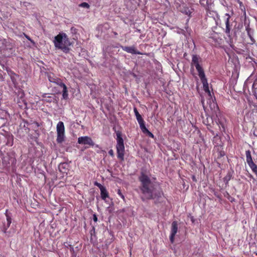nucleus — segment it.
<instances>
[{"instance_id": "1", "label": "nucleus", "mask_w": 257, "mask_h": 257, "mask_svg": "<svg viewBox=\"0 0 257 257\" xmlns=\"http://www.w3.org/2000/svg\"><path fill=\"white\" fill-rule=\"evenodd\" d=\"M140 182L139 189L142 194L141 199L143 201L155 200V203L160 202L163 195L161 189H157L155 182L151 181L150 178L145 173L142 172L139 177Z\"/></svg>"}, {"instance_id": "2", "label": "nucleus", "mask_w": 257, "mask_h": 257, "mask_svg": "<svg viewBox=\"0 0 257 257\" xmlns=\"http://www.w3.org/2000/svg\"><path fill=\"white\" fill-rule=\"evenodd\" d=\"M54 44L56 48L62 50L66 54L70 52V47L72 45L68 36L64 33H59L55 37Z\"/></svg>"}, {"instance_id": "3", "label": "nucleus", "mask_w": 257, "mask_h": 257, "mask_svg": "<svg viewBox=\"0 0 257 257\" xmlns=\"http://www.w3.org/2000/svg\"><path fill=\"white\" fill-rule=\"evenodd\" d=\"M116 153L117 157L121 161H123L124 160V152L125 147L124 144V141L122 137L121 133L117 131L116 133Z\"/></svg>"}, {"instance_id": "4", "label": "nucleus", "mask_w": 257, "mask_h": 257, "mask_svg": "<svg viewBox=\"0 0 257 257\" xmlns=\"http://www.w3.org/2000/svg\"><path fill=\"white\" fill-rule=\"evenodd\" d=\"M245 156L246 163L257 179V155L252 157L251 152L248 150L245 151Z\"/></svg>"}, {"instance_id": "5", "label": "nucleus", "mask_w": 257, "mask_h": 257, "mask_svg": "<svg viewBox=\"0 0 257 257\" xmlns=\"http://www.w3.org/2000/svg\"><path fill=\"white\" fill-rule=\"evenodd\" d=\"M57 139L58 144H61L65 141V126L63 122L59 121L56 126Z\"/></svg>"}, {"instance_id": "6", "label": "nucleus", "mask_w": 257, "mask_h": 257, "mask_svg": "<svg viewBox=\"0 0 257 257\" xmlns=\"http://www.w3.org/2000/svg\"><path fill=\"white\" fill-rule=\"evenodd\" d=\"M201 62V58L197 55H193L192 56V61L191 63V69L194 66L198 73V75L205 73L202 67L200 65V62Z\"/></svg>"}, {"instance_id": "7", "label": "nucleus", "mask_w": 257, "mask_h": 257, "mask_svg": "<svg viewBox=\"0 0 257 257\" xmlns=\"http://www.w3.org/2000/svg\"><path fill=\"white\" fill-rule=\"evenodd\" d=\"M225 19V28L224 29V32L228 36L229 38H231V33L233 31L232 29L233 26V22H231L230 21V16L229 14H225L224 17Z\"/></svg>"}, {"instance_id": "8", "label": "nucleus", "mask_w": 257, "mask_h": 257, "mask_svg": "<svg viewBox=\"0 0 257 257\" xmlns=\"http://www.w3.org/2000/svg\"><path fill=\"white\" fill-rule=\"evenodd\" d=\"M209 41L213 43L216 47L220 46L223 43V40L221 39L219 35L216 33H213L209 37Z\"/></svg>"}, {"instance_id": "9", "label": "nucleus", "mask_w": 257, "mask_h": 257, "mask_svg": "<svg viewBox=\"0 0 257 257\" xmlns=\"http://www.w3.org/2000/svg\"><path fill=\"white\" fill-rule=\"evenodd\" d=\"M214 6H210L205 9L206 16L207 17L213 18L217 23V21L219 20V16L217 11L213 10Z\"/></svg>"}, {"instance_id": "10", "label": "nucleus", "mask_w": 257, "mask_h": 257, "mask_svg": "<svg viewBox=\"0 0 257 257\" xmlns=\"http://www.w3.org/2000/svg\"><path fill=\"white\" fill-rule=\"evenodd\" d=\"M78 143L81 145H87L89 146H94L95 145L92 139L88 136L79 137L78 139Z\"/></svg>"}, {"instance_id": "11", "label": "nucleus", "mask_w": 257, "mask_h": 257, "mask_svg": "<svg viewBox=\"0 0 257 257\" xmlns=\"http://www.w3.org/2000/svg\"><path fill=\"white\" fill-rule=\"evenodd\" d=\"M47 76L48 80L50 82L53 83L57 85L58 86H59L61 84L63 83L62 79L57 77L53 73H48Z\"/></svg>"}, {"instance_id": "12", "label": "nucleus", "mask_w": 257, "mask_h": 257, "mask_svg": "<svg viewBox=\"0 0 257 257\" xmlns=\"http://www.w3.org/2000/svg\"><path fill=\"white\" fill-rule=\"evenodd\" d=\"M178 231V223L176 221H173L171 225V234L170 240L172 243L174 242L175 236Z\"/></svg>"}, {"instance_id": "13", "label": "nucleus", "mask_w": 257, "mask_h": 257, "mask_svg": "<svg viewBox=\"0 0 257 257\" xmlns=\"http://www.w3.org/2000/svg\"><path fill=\"white\" fill-rule=\"evenodd\" d=\"M8 212V210H7L5 213L7 217V223H6V222H4L2 228V230L4 233H6L7 229L9 228L12 223V218L11 216L9 215Z\"/></svg>"}, {"instance_id": "14", "label": "nucleus", "mask_w": 257, "mask_h": 257, "mask_svg": "<svg viewBox=\"0 0 257 257\" xmlns=\"http://www.w3.org/2000/svg\"><path fill=\"white\" fill-rule=\"evenodd\" d=\"M201 82L203 84L204 90L206 92L210 93L209 89V85L207 82V79L205 76V73L202 74L200 75H199Z\"/></svg>"}, {"instance_id": "15", "label": "nucleus", "mask_w": 257, "mask_h": 257, "mask_svg": "<svg viewBox=\"0 0 257 257\" xmlns=\"http://www.w3.org/2000/svg\"><path fill=\"white\" fill-rule=\"evenodd\" d=\"M121 48L123 51L132 54H143L140 52L137 51L135 46H121Z\"/></svg>"}, {"instance_id": "16", "label": "nucleus", "mask_w": 257, "mask_h": 257, "mask_svg": "<svg viewBox=\"0 0 257 257\" xmlns=\"http://www.w3.org/2000/svg\"><path fill=\"white\" fill-rule=\"evenodd\" d=\"M199 4L205 10L209 7L210 8V6H214L212 0H199Z\"/></svg>"}, {"instance_id": "17", "label": "nucleus", "mask_w": 257, "mask_h": 257, "mask_svg": "<svg viewBox=\"0 0 257 257\" xmlns=\"http://www.w3.org/2000/svg\"><path fill=\"white\" fill-rule=\"evenodd\" d=\"M59 87L62 89V98L65 100H67L68 98V91L66 85L63 83Z\"/></svg>"}, {"instance_id": "18", "label": "nucleus", "mask_w": 257, "mask_h": 257, "mask_svg": "<svg viewBox=\"0 0 257 257\" xmlns=\"http://www.w3.org/2000/svg\"><path fill=\"white\" fill-rule=\"evenodd\" d=\"M43 100L46 102H51L55 99L53 94L45 93L42 95Z\"/></svg>"}, {"instance_id": "19", "label": "nucleus", "mask_w": 257, "mask_h": 257, "mask_svg": "<svg viewBox=\"0 0 257 257\" xmlns=\"http://www.w3.org/2000/svg\"><path fill=\"white\" fill-rule=\"evenodd\" d=\"M214 155H215V157L218 159L224 156L225 153L223 151V149L221 147H217V148L216 149V151L214 153Z\"/></svg>"}, {"instance_id": "20", "label": "nucleus", "mask_w": 257, "mask_h": 257, "mask_svg": "<svg viewBox=\"0 0 257 257\" xmlns=\"http://www.w3.org/2000/svg\"><path fill=\"white\" fill-rule=\"evenodd\" d=\"M68 165L66 163H60L58 166L59 171L63 173H67Z\"/></svg>"}, {"instance_id": "21", "label": "nucleus", "mask_w": 257, "mask_h": 257, "mask_svg": "<svg viewBox=\"0 0 257 257\" xmlns=\"http://www.w3.org/2000/svg\"><path fill=\"white\" fill-rule=\"evenodd\" d=\"M100 195L102 200H105L106 198L109 197L108 192H107L105 187L100 188Z\"/></svg>"}, {"instance_id": "22", "label": "nucleus", "mask_w": 257, "mask_h": 257, "mask_svg": "<svg viewBox=\"0 0 257 257\" xmlns=\"http://www.w3.org/2000/svg\"><path fill=\"white\" fill-rule=\"evenodd\" d=\"M134 111L136 116V118L138 123H140L142 122H144V120L143 118H142L141 115L139 113L136 107L134 108Z\"/></svg>"}, {"instance_id": "23", "label": "nucleus", "mask_w": 257, "mask_h": 257, "mask_svg": "<svg viewBox=\"0 0 257 257\" xmlns=\"http://www.w3.org/2000/svg\"><path fill=\"white\" fill-rule=\"evenodd\" d=\"M232 177V173L231 172H228L225 177L223 178V181L226 185L228 184L229 181L230 180Z\"/></svg>"}, {"instance_id": "24", "label": "nucleus", "mask_w": 257, "mask_h": 257, "mask_svg": "<svg viewBox=\"0 0 257 257\" xmlns=\"http://www.w3.org/2000/svg\"><path fill=\"white\" fill-rule=\"evenodd\" d=\"M23 124L21 123L20 125V127H23L24 128H25V130L26 131V133H29L30 131V128L28 127V122L27 121L25 120H23Z\"/></svg>"}, {"instance_id": "25", "label": "nucleus", "mask_w": 257, "mask_h": 257, "mask_svg": "<svg viewBox=\"0 0 257 257\" xmlns=\"http://www.w3.org/2000/svg\"><path fill=\"white\" fill-rule=\"evenodd\" d=\"M139 124L140 125V128L142 130V132L145 134L149 130L147 128V127L145 126V121L142 122Z\"/></svg>"}, {"instance_id": "26", "label": "nucleus", "mask_w": 257, "mask_h": 257, "mask_svg": "<svg viewBox=\"0 0 257 257\" xmlns=\"http://www.w3.org/2000/svg\"><path fill=\"white\" fill-rule=\"evenodd\" d=\"M257 83L256 81H254L252 86V92L255 98L257 97V87H255V84Z\"/></svg>"}, {"instance_id": "27", "label": "nucleus", "mask_w": 257, "mask_h": 257, "mask_svg": "<svg viewBox=\"0 0 257 257\" xmlns=\"http://www.w3.org/2000/svg\"><path fill=\"white\" fill-rule=\"evenodd\" d=\"M79 6L80 7L85 8H87V9H88L90 7L89 5L86 2H83V3H81L79 5Z\"/></svg>"}, {"instance_id": "28", "label": "nucleus", "mask_w": 257, "mask_h": 257, "mask_svg": "<svg viewBox=\"0 0 257 257\" xmlns=\"http://www.w3.org/2000/svg\"><path fill=\"white\" fill-rule=\"evenodd\" d=\"M251 30V29L249 28V26L246 27V31L247 33V35L249 36V37L252 40V37L250 33V31Z\"/></svg>"}, {"instance_id": "29", "label": "nucleus", "mask_w": 257, "mask_h": 257, "mask_svg": "<svg viewBox=\"0 0 257 257\" xmlns=\"http://www.w3.org/2000/svg\"><path fill=\"white\" fill-rule=\"evenodd\" d=\"M117 193L123 200H124V196L121 193L120 189L117 190Z\"/></svg>"}, {"instance_id": "30", "label": "nucleus", "mask_w": 257, "mask_h": 257, "mask_svg": "<svg viewBox=\"0 0 257 257\" xmlns=\"http://www.w3.org/2000/svg\"><path fill=\"white\" fill-rule=\"evenodd\" d=\"M145 134L151 138H154V135L149 131H148Z\"/></svg>"}, {"instance_id": "31", "label": "nucleus", "mask_w": 257, "mask_h": 257, "mask_svg": "<svg viewBox=\"0 0 257 257\" xmlns=\"http://www.w3.org/2000/svg\"><path fill=\"white\" fill-rule=\"evenodd\" d=\"M94 185L96 186H97L99 189L100 190V188H103V187H104L103 186H102L101 184L97 182H95V183H94Z\"/></svg>"}, {"instance_id": "32", "label": "nucleus", "mask_w": 257, "mask_h": 257, "mask_svg": "<svg viewBox=\"0 0 257 257\" xmlns=\"http://www.w3.org/2000/svg\"><path fill=\"white\" fill-rule=\"evenodd\" d=\"M24 35H25V37H26V38H27L29 41H30L32 44H35L34 41L33 40H32V39H31V38H30L29 36H28V35H26V34H24Z\"/></svg>"}, {"instance_id": "33", "label": "nucleus", "mask_w": 257, "mask_h": 257, "mask_svg": "<svg viewBox=\"0 0 257 257\" xmlns=\"http://www.w3.org/2000/svg\"><path fill=\"white\" fill-rule=\"evenodd\" d=\"M108 154H109L110 156H111L112 157H114V152H113V150L110 149V150L108 151Z\"/></svg>"}, {"instance_id": "34", "label": "nucleus", "mask_w": 257, "mask_h": 257, "mask_svg": "<svg viewBox=\"0 0 257 257\" xmlns=\"http://www.w3.org/2000/svg\"><path fill=\"white\" fill-rule=\"evenodd\" d=\"M93 219L94 221L96 222L97 221V217L96 215V214H94L93 216Z\"/></svg>"}, {"instance_id": "35", "label": "nucleus", "mask_w": 257, "mask_h": 257, "mask_svg": "<svg viewBox=\"0 0 257 257\" xmlns=\"http://www.w3.org/2000/svg\"><path fill=\"white\" fill-rule=\"evenodd\" d=\"M34 123L36 124L37 127H39L40 125L38 122L35 121Z\"/></svg>"}, {"instance_id": "36", "label": "nucleus", "mask_w": 257, "mask_h": 257, "mask_svg": "<svg viewBox=\"0 0 257 257\" xmlns=\"http://www.w3.org/2000/svg\"><path fill=\"white\" fill-rule=\"evenodd\" d=\"M248 176L251 178H253V176L250 174H249Z\"/></svg>"}, {"instance_id": "37", "label": "nucleus", "mask_w": 257, "mask_h": 257, "mask_svg": "<svg viewBox=\"0 0 257 257\" xmlns=\"http://www.w3.org/2000/svg\"><path fill=\"white\" fill-rule=\"evenodd\" d=\"M113 34L115 35V36H117V33L115 32H113Z\"/></svg>"}, {"instance_id": "38", "label": "nucleus", "mask_w": 257, "mask_h": 257, "mask_svg": "<svg viewBox=\"0 0 257 257\" xmlns=\"http://www.w3.org/2000/svg\"><path fill=\"white\" fill-rule=\"evenodd\" d=\"M226 196H230L229 193L228 192H226Z\"/></svg>"}, {"instance_id": "39", "label": "nucleus", "mask_w": 257, "mask_h": 257, "mask_svg": "<svg viewBox=\"0 0 257 257\" xmlns=\"http://www.w3.org/2000/svg\"><path fill=\"white\" fill-rule=\"evenodd\" d=\"M226 196H230L229 193L228 192H226Z\"/></svg>"}, {"instance_id": "40", "label": "nucleus", "mask_w": 257, "mask_h": 257, "mask_svg": "<svg viewBox=\"0 0 257 257\" xmlns=\"http://www.w3.org/2000/svg\"><path fill=\"white\" fill-rule=\"evenodd\" d=\"M193 180H194V179H195V177H194V176H193Z\"/></svg>"}, {"instance_id": "41", "label": "nucleus", "mask_w": 257, "mask_h": 257, "mask_svg": "<svg viewBox=\"0 0 257 257\" xmlns=\"http://www.w3.org/2000/svg\"><path fill=\"white\" fill-rule=\"evenodd\" d=\"M96 147H98V145H96Z\"/></svg>"}, {"instance_id": "42", "label": "nucleus", "mask_w": 257, "mask_h": 257, "mask_svg": "<svg viewBox=\"0 0 257 257\" xmlns=\"http://www.w3.org/2000/svg\"><path fill=\"white\" fill-rule=\"evenodd\" d=\"M255 99L257 100V97H256Z\"/></svg>"}]
</instances>
